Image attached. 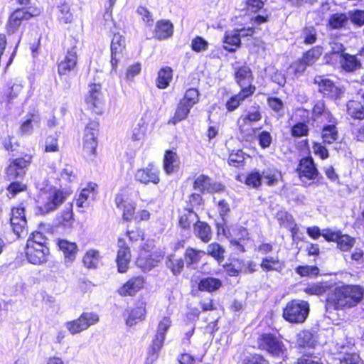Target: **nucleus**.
<instances>
[{
    "mask_svg": "<svg viewBox=\"0 0 364 364\" xmlns=\"http://www.w3.org/2000/svg\"><path fill=\"white\" fill-rule=\"evenodd\" d=\"M40 193L38 201L39 208L43 213L55 210L66 199L67 193L63 191L46 184L39 188Z\"/></svg>",
    "mask_w": 364,
    "mask_h": 364,
    "instance_id": "1",
    "label": "nucleus"
},
{
    "mask_svg": "<svg viewBox=\"0 0 364 364\" xmlns=\"http://www.w3.org/2000/svg\"><path fill=\"white\" fill-rule=\"evenodd\" d=\"M310 311L308 301L301 299H294L289 301L283 310L284 318L291 323H304Z\"/></svg>",
    "mask_w": 364,
    "mask_h": 364,
    "instance_id": "2",
    "label": "nucleus"
},
{
    "mask_svg": "<svg viewBox=\"0 0 364 364\" xmlns=\"http://www.w3.org/2000/svg\"><path fill=\"white\" fill-rule=\"evenodd\" d=\"M258 345L261 349L267 350L274 358L281 359L286 356L287 348L285 346L278 337L273 334H262L258 338Z\"/></svg>",
    "mask_w": 364,
    "mask_h": 364,
    "instance_id": "3",
    "label": "nucleus"
},
{
    "mask_svg": "<svg viewBox=\"0 0 364 364\" xmlns=\"http://www.w3.org/2000/svg\"><path fill=\"white\" fill-rule=\"evenodd\" d=\"M41 13L40 9L34 8L29 10L26 9H17L9 16L6 25V29L9 34L16 33L23 21H28L31 17L38 16Z\"/></svg>",
    "mask_w": 364,
    "mask_h": 364,
    "instance_id": "4",
    "label": "nucleus"
},
{
    "mask_svg": "<svg viewBox=\"0 0 364 364\" xmlns=\"http://www.w3.org/2000/svg\"><path fill=\"white\" fill-rule=\"evenodd\" d=\"M341 299V287H336L330 289L326 299V314L329 319L334 324L338 325L339 318L338 311L340 310V301Z\"/></svg>",
    "mask_w": 364,
    "mask_h": 364,
    "instance_id": "5",
    "label": "nucleus"
},
{
    "mask_svg": "<svg viewBox=\"0 0 364 364\" xmlns=\"http://www.w3.org/2000/svg\"><path fill=\"white\" fill-rule=\"evenodd\" d=\"M98 127L97 122H90L85 129L82 143L83 154L86 157H90L95 154Z\"/></svg>",
    "mask_w": 364,
    "mask_h": 364,
    "instance_id": "6",
    "label": "nucleus"
},
{
    "mask_svg": "<svg viewBox=\"0 0 364 364\" xmlns=\"http://www.w3.org/2000/svg\"><path fill=\"white\" fill-rule=\"evenodd\" d=\"M172 321L169 316H164L159 322L155 338L149 351L151 355H156L164 346L166 333L171 326Z\"/></svg>",
    "mask_w": 364,
    "mask_h": 364,
    "instance_id": "7",
    "label": "nucleus"
},
{
    "mask_svg": "<svg viewBox=\"0 0 364 364\" xmlns=\"http://www.w3.org/2000/svg\"><path fill=\"white\" fill-rule=\"evenodd\" d=\"M98 321L99 317L96 314L86 312L83 313L79 318L67 322L65 326L71 334H76L87 329Z\"/></svg>",
    "mask_w": 364,
    "mask_h": 364,
    "instance_id": "8",
    "label": "nucleus"
},
{
    "mask_svg": "<svg viewBox=\"0 0 364 364\" xmlns=\"http://www.w3.org/2000/svg\"><path fill=\"white\" fill-rule=\"evenodd\" d=\"M31 162V156L26 155L24 157L10 159L9 164L6 169V174L8 180H14L22 177L26 173V168Z\"/></svg>",
    "mask_w": 364,
    "mask_h": 364,
    "instance_id": "9",
    "label": "nucleus"
},
{
    "mask_svg": "<svg viewBox=\"0 0 364 364\" xmlns=\"http://www.w3.org/2000/svg\"><path fill=\"white\" fill-rule=\"evenodd\" d=\"M330 50L325 55L326 63L341 64V37L339 31L331 34Z\"/></svg>",
    "mask_w": 364,
    "mask_h": 364,
    "instance_id": "10",
    "label": "nucleus"
},
{
    "mask_svg": "<svg viewBox=\"0 0 364 364\" xmlns=\"http://www.w3.org/2000/svg\"><path fill=\"white\" fill-rule=\"evenodd\" d=\"M364 290L358 285L343 286V307H353L363 298Z\"/></svg>",
    "mask_w": 364,
    "mask_h": 364,
    "instance_id": "11",
    "label": "nucleus"
},
{
    "mask_svg": "<svg viewBox=\"0 0 364 364\" xmlns=\"http://www.w3.org/2000/svg\"><path fill=\"white\" fill-rule=\"evenodd\" d=\"M48 255L49 248L47 246L33 245L26 243V257L30 263L41 264L46 262Z\"/></svg>",
    "mask_w": 364,
    "mask_h": 364,
    "instance_id": "12",
    "label": "nucleus"
},
{
    "mask_svg": "<svg viewBox=\"0 0 364 364\" xmlns=\"http://www.w3.org/2000/svg\"><path fill=\"white\" fill-rule=\"evenodd\" d=\"M135 178L141 183L158 184L160 181L159 170L154 164H150L146 168L139 169L135 174Z\"/></svg>",
    "mask_w": 364,
    "mask_h": 364,
    "instance_id": "13",
    "label": "nucleus"
},
{
    "mask_svg": "<svg viewBox=\"0 0 364 364\" xmlns=\"http://www.w3.org/2000/svg\"><path fill=\"white\" fill-rule=\"evenodd\" d=\"M10 223L14 232L20 237L25 231L27 224L23 208L17 207L12 208Z\"/></svg>",
    "mask_w": 364,
    "mask_h": 364,
    "instance_id": "14",
    "label": "nucleus"
},
{
    "mask_svg": "<svg viewBox=\"0 0 364 364\" xmlns=\"http://www.w3.org/2000/svg\"><path fill=\"white\" fill-rule=\"evenodd\" d=\"M125 49V39L119 33H114L111 42V64L115 69Z\"/></svg>",
    "mask_w": 364,
    "mask_h": 364,
    "instance_id": "15",
    "label": "nucleus"
},
{
    "mask_svg": "<svg viewBox=\"0 0 364 364\" xmlns=\"http://www.w3.org/2000/svg\"><path fill=\"white\" fill-rule=\"evenodd\" d=\"M195 190L204 193L219 192L223 189V186L220 183L213 182L211 178L205 175H200L198 176L193 183Z\"/></svg>",
    "mask_w": 364,
    "mask_h": 364,
    "instance_id": "16",
    "label": "nucleus"
},
{
    "mask_svg": "<svg viewBox=\"0 0 364 364\" xmlns=\"http://www.w3.org/2000/svg\"><path fill=\"white\" fill-rule=\"evenodd\" d=\"M85 102L90 109L97 113L100 111L102 105V95L100 84H93L90 86L89 93L85 97Z\"/></svg>",
    "mask_w": 364,
    "mask_h": 364,
    "instance_id": "17",
    "label": "nucleus"
},
{
    "mask_svg": "<svg viewBox=\"0 0 364 364\" xmlns=\"http://www.w3.org/2000/svg\"><path fill=\"white\" fill-rule=\"evenodd\" d=\"M118 246L119 250L116 259L118 272L124 273L128 269L131 259V254L129 248L125 245V242L122 239H119Z\"/></svg>",
    "mask_w": 364,
    "mask_h": 364,
    "instance_id": "18",
    "label": "nucleus"
},
{
    "mask_svg": "<svg viewBox=\"0 0 364 364\" xmlns=\"http://www.w3.org/2000/svg\"><path fill=\"white\" fill-rule=\"evenodd\" d=\"M77 63V55L76 48H72L69 50L63 60H62L58 66V72L60 75H67L73 70Z\"/></svg>",
    "mask_w": 364,
    "mask_h": 364,
    "instance_id": "19",
    "label": "nucleus"
},
{
    "mask_svg": "<svg viewBox=\"0 0 364 364\" xmlns=\"http://www.w3.org/2000/svg\"><path fill=\"white\" fill-rule=\"evenodd\" d=\"M297 171H299L300 178L304 177L307 179H314L318 173L314 161L311 157L301 159Z\"/></svg>",
    "mask_w": 364,
    "mask_h": 364,
    "instance_id": "20",
    "label": "nucleus"
},
{
    "mask_svg": "<svg viewBox=\"0 0 364 364\" xmlns=\"http://www.w3.org/2000/svg\"><path fill=\"white\" fill-rule=\"evenodd\" d=\"M315 83L318 85V90L324 95L331 98H338L340 94V90L334 85L333 82L328 79H323L318 76L314 79Z\"/></svg>",
    "mask_w": 364,
    "mask_h": 364,
    "instance_id": "21",
    "label": "nucleus"
},
{
    "mask_svg": "<svg viewBox=\"0 0 364 364\" xmlns=\"http://www.w3.org/2000/svg\"><path fill=\"white\" fill-rule=\"evenodd\" d=\"M142 277H135L129 279L119 289V293L122 296H132L144 286Z\"/></svg>",
    "mask_w": 364,
    "mask_h": 364,
    "instance_id": "22",
    "label": "nucleus"
},
{
    "mask_svg": "<svg viewBox=\"0 0 364 364\" xmlns=\"http://www.w3.org/2000/svg\"><path fill=\"white\" fill-rule=\"evenodd\" d=\"M199 221L197 213L190 207L184 208L180 212L178 224L183 229H189Z\"/></svg>",
    "mask_w": 364,
    "mask_h": 364,
    "instance_id": "23",
    "label": "nucleus"
},
{
    "mask_svg": "<svg viewBox=\"0 0 364 364\" xmlns=\"http://www.w3.org/2000/svg\"><path fill=\"white\" fill-rule=\"evenodd\" d=\"M262 119V114L259 111V107L252 106L247 110L246 114L241 115L238 119L237 123L240 130H242V127L247 124H251L253 122L259 121Z\"/></svg>",
    "mask_w": 364,
    "mask_h": 364,
    "instance_id": "24",
    "label": "nucleus"
},
{
    "mask_svg": "<svg viewBox=\"0 0 364 364\" xmlns=\"http://www.w3.org/2000/svg\"><path fill=\"white\" fill-rule=\"evenodd\" d=\"M193 235L205 243L209 242L213 237L210 226L205 222L199 220L193 226Z\"/></svg>",
    "mask_w": 364,
    "mask_h": 364,
    "instance_id": "25",
    "label": "nucleus"
},
{
    "mask_svg": "<svg viewBox=\"0 0 364 364\" xmlns=\"http://www.w3.org/2000/svg\"><path fill=\"white\" fill-rule=\"evenodd\" d=\"M173 34V24L168 20H161L157 22L154 36L159 40H164L171 37Z\"/></svg>",
    "mask_w": 364,
    "mask_h": 364,
    "instance_id": "26",
    "label": "nucleus"
},
{
    "mask_svg": "<svg viewBox=\"0 0 364 364\" xmlns=\"http://www.w3.org/2000/svg\"><path fill=\"white\" fill-rule=\"evenodd\" d=\"M58 245L63 252L65 259L70 262L75 260L77 252V246L75 243L62 239L58 240Z\"/></svg>",
    "mask_w": 364,
    "mask_h": 364,
    "instance_id": "27",
    "label": "nucleus"
},
{
    "mask_svg": "<svg viewBox=\"0 0 364 364\" xmlns=\"http://www.w3.org/2000/svg\"><path fill=\"white\" fill-rule=\"evenodd\" d=\"M179 160L176 152L168 150L166 151L164 159V169L166 173L170 174L178 168Z\"/></svg>",
    "mask_w": 364,
    "mask_h": 364,
    "instance_id": "28",
    "label": "nucleus"
},
{
    "mask_svg": "<svg viewBox=\"0 0 364 364\" xmlns=\"http://www.w3.org/2000/svg\"><path fill=\"white\" fill-rule=\"evenodd\" d=\"M102 256L98 250H87L82 258L84 266L87 269H97L100 264Z\"/></svg>",
    "mask_w": 364,
    "mask_h": 364,
    "instance_id": "29",
    "label": "nucleus"
},
{
    "mask_svg": "<svg viewBox=\"0 0 364 364\" xmlns=\"http://www.w3.org/2000/svg\"><path fill=\"white\" fill-rule=\"evenodd\" d=\"M95 183H90L87 188H83L77 199L76 203L78 207H85L90 203V200L95 197Z\"/></svg>",
    "mask_w": 364,
    "mask_h": 364,
    "instance_id": "30",
    "label": "nucleus"
},
{
    "mask_svg": "<svg viewBox=\"0 0 364 364\" xmlns=\"http://www.w3.org/2000/svg\"><path fill=\"white\" fill-rule=\"evenodd\" d=\"M284 262L280 261L277 257L268 256L264 258L261 263L263 270L281 272L284 268Z\"/></svg>",
    "mask_w": 364,
    "mask_h": 364,
    "instance_id": "31",
    "label": "nucleus"
},
{
    "mask_svg": "<svg viewBox=\"0 0 364 364\" xmlns=\"http://www.w3.org/2000/svg\"><path fill=\"white\" fill-rule=\"evenodd\" d=\"M316 342L315 336L309 330H303L296 335V344L299 347H314Z\"/></svg>",
    "mask_w": 364,
    "mask_h": 364,
    "instance_id": "32",
    "label": "nucleus"
},
{
    "mask_svg": "<svg viewBox=\"0 0 364 364\" xmlns=\"http://www.w3.org/2000/svg\"><path fill=\"white\" fill-rule=\"evenodd\" d=\"M128 317L126 320L127 325L132 326L145 317L146 309L141 306H136L130 311H127Z\"/></svg>",
    "mask_w": 364,
    "mask_h": 364,
    "instance_id": "33",
    "label": "nucleus"
},
{
    "mask_svg": "<svg viewBox=\"0 0 364 364\" xmlns=\"http://www.w3.org/2000/svg\"><path fill=\"white\" fill-rule=\"evenodd\" d=\"M276 218L281 225L290 230L292 233H296L294 230L296 224L291 214L284 210H279L277 212Z\"/></svg>",
    "mask_w": 364,
    "mask_h": 364,
    "instance_id": "34",
    "label": "nucleus"
},
{
    "mask_svg": "<svg viewBox=\"0 0 364 364\" xmlns=\"http://www.w3.org/2000/svg\"><path fill=\"white\" fill-rule=\"evenodd\" d=\"M235 75L236 81L240 87L251 83L252 75L250 68L247 66L239 68Z\"/></svg>",
    "mask_w": 364,
    "mask_h": 364,
    "instance_id": "35",
    "label": "nucleus"
},
{
    "mask_svg": "<svg viewBox=\"0 0 364 364\" xmlns=\"http://www.w3.org/2000/svg\"><path fill=\"white\" fill-rule=\"evenodd\" d=\"M73 223V212L71 207L63 210L59 215L55 218V224L58 227L64 228H70Z\"/></svg>",
    "mask_w": 364,
    "mask_h": 364,
    "instance_id": "36",
    "label": "nucleus"
},
{
    "mask_svg": "<svg viewBox=\"0 0 364 364\" xmlns=\"http://www.w3.org/2000/svg\"><path fill=\"white\" fill-rule=\"evenodd\" d=\"M225 252L224 247L218 242H213L208 245L206 251L203 252V254L211 256L218 262L223 261Z\"/></svg>",
    "mask_w": 364,
    "mask_h": 364,
    "instance_id": "37",
    "label": "nucleus"
},
{
    "mask_svg": "<svg viewBox=\"0 0 364 364\" xmlns=\"http://www.w3.org/2000/svg\"><path fill=\"white\" fill-rule=\"evenodd\" d=\"M222 286V282L217 278L207 277L200 280L198 288L200 291L209 292L218 290Z\"/></svg>",
    "mask_w": 364,
    "mask_h": 364,
    "instance_id": "38",
    "label": "nucleus"
},
{
    "mask_svg": "<svg viewBox=\"0 0 364 364\" xmlns=\"http://www.w3.org/2000/svg\"><path fill=\"white\" fill-rule=\"evenodd\" d=\"M172 80V69L170 67L161 68L158 73L157 86L161 89L167 87Z\"/></svg>",
    "mask_w": 364,
    "mask_h": 364,
    "instance_id": "39",
    "label": "nucleus"
},
{
    "mask_svg": "<svg viewBox=\"0 0 364 364\" xmlns=\"http://www.w3.org/2000/svg\"><path fill=\"white\" fill-rule=\"evenodd\" d=\"M224 48L230 52L235 50V48L240 46V39L237 35V33L234 31L226 32L224 38Z\"/></svg>",
    "mask_w": 364,
    "mask_h": 364,
    "instance_id": "40",
    "label": "nucleus"
},
{
    "mask_svg": "<svg viewBox=\"0 0 364 364\" xmlns=\"http://www.w3.org/2000/svg\"><path fill=\"white\" fill-rule=\"evenodd\" d=\"M166 266L174 275L179 274L184 267V261L182 258H176L173 255L167 257Z\"/></svg>",
    "mask_w": 364,
    "mask_h": 364,
    "instance_id": "41",
    "label": "nucleus"
},
{
    "mask_svg": "<svg viewBox=\"0 0 364 364\" xmlns=\"http://www.w3.org/2000/svg\"><path fill=\"white\" fill-rule=\"evenodd\" d=\"M191 108L192 107H189L188 105L180 101L177 106L175 114L171 119V122L173 124H176V123L185 119L190 112Z\"/></svg>",
    "mask_w": 364,
    "mask_h": 364,
    "instance_id": "42",
    "label": "nucleus"
},
{
    "mask_svg": "<svg viewBox=\"0 0 364 364\" xmlns=\"http://www.w3.org/2000/svg\"><path fill=\"white\" fill-rule=\"evenodd\" d=\"M282 173L275 169H267L262 172V178L268 186H275L282 179Z\"/></svg>",
    "mask_w": 364,
    "mask_h": 364,
    "instance_id": "43",
    "label": "nucleus"
},
{
    "mask_svg": "<svg viewBox=\"0 0 364 364\" xmlns=\"http://www.w3.org/2000/svg\"><path fill=\"white\" fill-rule=\"evenodd\" d=\"M348 114L353 118L362 119L364 118V109L360 102L350 101L346 105Z\"/></svg>",
    "mask_w": 364,
    "mask_h": 364,
    "instance_id": "44",
    "label": "nucleus"
},
{
    "mask_svg": "<svg viewBox=\"0 0 364 364\" xmlns=\"http://www.w3.org/2000/svg\"><path fill=\"white\" fill-rule=\"evenodd\" d=\"M234 267L238 270V273H253L255 271L256 264L254 262H245L243 259H233Z\"/></svg>",
    "mask_w": 364,
    "mask_h": 364,
    "instance_id": "45",
    "label": "nucleus"
},
{
    "mask_svg": "<svg viewBox=\"0 0 364 364\" xmlns=\"http://www.w3.org/2000/svg\"><path fill=\"white\" fill-rule=\"evenodd\" d=\"M321 54L322 48L320 46H315L305 53L301 59L306 63V64L310 66L316 62Z\"/></svg>",
    "mask_w": 364,
    "mask_h": 364,
    "instance_id": "46",
    "label": "nucleus"
},
{
    "mask_svg": "<svg viewBox=\"0 0 364 364\" xmlns=\"http://www.w3.org/2000/svg\"><path fill=\"white\" fill-rule=\"evenodd\" d=\"M360 66V63L355 56L344 54L343 53V70L348 72H352Z\"/></svg>",
    "mask_w": 364,
    "mask_h": 364,
    "instance_id": "47",
    "label": "nucleus"
},
{
    "mask_svg": "<svg viewBox=\"0 0 364 364\" xmlns=\"http://www.w3.org/2000/svg\"><path fill=\"white\" fill-rule=\"evenodd\" d=\"M58 18L62 23H69L73 21V14L70 12V6L68 4H63L58 7Z\"/></svg>",
    "mask_w": 364,
    "mask_h": 364,
    "instance_id": "48",
    "label": "nucleus"
},
{
    "mask_svg": "<svg viewBox=\"0 0 364 364\" xmlns=\"http://www.w3.org/2000/svg\"><path fill=\"white\" fill-rule=\"evenodd\" d=\"M23 88L22 83L18 80H11L6 90L9 101H11L17 97Z\"/></svg>",
    "mask_w": 364,
    "mask_h": 364,
    "instance_id": "49",
    "label": "nucleus"
},
{
    "mask_svg": "<svg viewBox=\"0 0 364 364\" xmlns=\"http://www.w3.org/2000/svg\"><path fill=\"white\" fill-rule=\"evenodd\" d=\"M348 18H350L351 22L354 24L361 26L364 25V11L355 10L354 11H350L348 13V16H346L343 14V27H344L346 21Z\"/></svg>",
    "mask_w": 364,
    "mask_h": 364,
    "instance_id": "50",
    "label": "nucleus"
},
{
    "mask_svg": "<svg viewBox=\"0 0 364 364\" xmlns=\"http://www.w3.org/2000/svg\"><path fill=\"white\" fill-rule=\"evenodd\" d=\"M181 102L188 105L189 107H193L199 101V92L195 88H190L186 90L185 95Z\"/></svg>",
    "mask_w": 364,
    "mask_h": 364,
    "instance_id": "51",
    "label": "nucleus"
},
{
    "mask_svg": "<svg viewBox=\"0 0 364 364\" xmlns=\"http://www.w3.org/2000/svg\"><path fill=\"white\" fill-rule=\"evenodd\" d=\"M323 142L331 144L334 141L338 136V132L336 130L334 125H328L325 127L321 133Z\"/></svg>",
    "mask_w": 364,
    "mask_h": 364,
    "instance_id": "52",
    "label": "nucleus"
},
{
    "mask_svg": "<svg viewBox=\"0 0 364 364\" xmlns=\"http://www.w3.org/2000/svg\"><path fill=\"white\" fill-rule=\"evenodd\" d=\"M146 127L144 125V122L142 119L136 124V126L133 128L131 134V139L133 141H139L142 139L144 136L146 132Z\"/></svg>",
    "mask_w": 364,
    "mask_h": 364,
    "instance_id": "53",
    "label": "nucleus"
},
{
    "mask_svg": "<svg viewBox=\"0 0 364 364\" xmlns=\"http://www.w3.org/2000/svg\"><path fill=\"white\" fill-rule=\"evenodd\" d=\"M245 154L242 150H237L230 154L228 163L230 166H239L242 164L245 159Z\"/></svg>",
    "mask_w": 364,
    "mask_h": 364,
    "instance_id": "54",
    "label": "nucleus"
},
{
    "mask_svg": "<svg viewBox=\"0 0 364 364\" xmlns=\"http://www.w3.org/2000/svg\"><path fill=\"white\" fill-rule=\"evenodd\" d=\"M268 106L279 116L284 113V103L282 100L277 97H270L267 98Z\"/></svg>",
    "mask_w": 364,
    "mask_h": 364,
    "instance_id": "55",
    "label": "nucleus"
},
{
    "mask_svg": "<svg viewBox=\"0 0 364 364\" xmlns=\"http://www.w3.org/2000/svg\"><path fill=\"white\" fill-rule=\"evenodd\" d=\"M327 288L328 286L326 284L322 283H315L306 287L304 289V291L311 295H321L326 291Z\"/></svg>",
    "mask_w": 364,
    "mask_h": 364,
    "instance_id": "56",
    "label": "nucleus"
},
{
    "mask_svg": "<svg viewBox=\"0 0 364 364\" xmlns=\"http://www.w3.org/2000/svg\"><path fill=\"white\" fill-rule=\"evenodd\" d=\"M261 181L262 174L258 171L251 172L245 177V184L252 188L259 187L261 185Z\"/></svg>",
    "mask_w": 364,
    "mask_h": 364,
    "instance_id": "57",
    "label": "nucleus"
},
{
    "mask_svg": "<svg viewBox=\"0 0 364 364\" xmlns=\"http://www.w3.org/2000/svg\"><path fill=\"white\" fill-rule=\"evenodd\" d=\"M202 251L196 250L193 248H188L186 250L185 257L187 265L198 263L200 259V253Z\"/></svg>",
    "mask_w": 364,
    "mask_h": 364,
    "instance_id": "58",
    "label": "nucleus"
},
{
    "mask_svg": "<svg viewBox=\"0 0 364 364\" xmlns=\"http://www.w3.org/2000/svg\"><path fill=\"white\" fill-rule=\"evenodd\" d=\"M296 272L301 277L314 276L319 274V269L316 266H299Z\"/></svg>",
    "mask_w": 364,
    "mask_h": 364,
    "instance_id": "59",
    "label": "nucleus"
},
{
    "mask_svg": "<svg viewBox=\"0 0 364 364\" xmlns=\"http://www.w3.org/2000/svg\"><path fill=\"white\" fill-rule=\"evenodd\" d=\"M47 238L40 232H33L27 240V244L46 246Z\"/></svg>",
    "mask_w": 364,
    "mask_h": 364,
    "instance_id": "60",
    "label": "nucleus"
},
{
    "mask_svg": "<svg viewBox=\"0 0 364 364\" xmlns=\"http://www.w3.org/2000/svg\"><path fill=\"white\" fill-rule=\"evenodd\" d=\"M304 42L306 44H312L316 40V32L314 27H306L302 33Z\"/></svg>",
    "mask_w": 364,
    "mask_h": 364,
    "instance_id": "61",
    "label": "nucleus"
},
{
    "mask_svg": "<svg viewBox=\"0 0 364 364\" xmlns=\"http://www.w3.org/2000/svg\"><path fill=\"white\" fill-rule=\"evenodd\" d=\"M208 43L202 37L197 36L192 40L191 48L196 52H201L208 49Z\"/></svg>",
    "mask_w": 364,
    "mask_h": 364,
    "instance_id": "62",
    "label": "nucleus"
},
{
    "mask_svg": "<svg viewBox=\"0 0 364 364\" xmlns=\"http://www.w3.org/2000/svg\"><path fill=\"white\" fill-rule=\"evenodd\" d=\"M308 126L305 123L299 122L291 128V135L294 137H301L307 135Z\"/></svg>",
    "mask_w": 364,
    "mask_h": 364,
    "instance_id": "63",
    "label": "nucleus"
},
{
    "mask_svg": "<svg viewBox=\"0 0 364 364\" xmlns=\"http://www.w3.org/2000/svg\"><path fill=\"white\" fill-rule=\"evenodd\" d=\"M307 66L309 65L301 58L293 63L290 68L293 70L294 75L299 77L303 75Z\"/></svg>",
    "mask_w": 364,
    "mask_h": 364,
    "instance_id": "64",
    "label": "nucleus"
}]
</instances>
